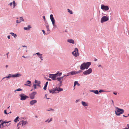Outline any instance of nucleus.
I'll return each instance as SVG.
<instances>
[{"instance_id": "16", "label": "nucleus", "mask_w": 129, "mask_h": 129, "mask_svg": "<svg viewBox=\"0 0 129 129\" xmlns=\"http://www.w3.org/2000/svg\"><path fill=\"white\" fill-rule=\"evenodd\" d=\"M35 83H36L37 86H40L41 82L40 81H38L37 80H35Z\"/></svg>"}, {"instance_id": "15", "label": "nucleus", "mask_w": 129, "mask_h": 129, "mask_svg": "<svg viewBox=\"0 0 129 129\" xmlns=\"http://www.w3.org/2000/svg\"><path fill=\"white\" fill-rule=\"evenodd\" d=\"M37 102V101L36 100H33L30 101V104L31 105H33L35 104Z\"/></svg>"}, {"instance_id": "3", "label": "nucleus", "mask_w": 129, "mask_h": 129, "mask_svg": "<svg viewBox=\"0 0 129 129\" xmlns=\"http://www.w3.org/2000/svg\"><path fill=\"white\" fill-rule=\"evenodd\" d=\"M21 76V75L19 73H17L16 74L12 75L11 74H9L8 76H6V77H4L2 80L6 78H9L11 77H18L19 76Z\"/></svg>"}, {"instance_id": "8", "label": "nucleus", "mask_w": 129, "mask_h": 129, "mask_svg": "<svg viewBox=\"0 0 129 129\" xmlns=\"http://www.w3.org/2000/svg\"><path fill=\"white\" fill-rule=\"evenodd\" d=\"M92 71V69L91 68H90L88 70L84 72L83 73L84 75H87L91 73Z\"/></svg>"}, {"instance_id": "27", "label": "nucleus", "mask_w": 129, "mask_h": 129, "mask_svg": "<svg viewBox=\"0 0 129 129\" xmlns=\"http://www.w3.org/2000/svg\"><path fill=\"white\" fill-rule=\"evenodd\" d=\"M68 11L70 14H72L73 12L71 10H70L69 9H68Z\"/></svg>"}, {"instance_id": "21", "label": "nucleus", "mask_w": 129, "mask_h": 129, "mask_svg": "<svg viewBox=\"0 0 129 129\" xmlns=\"http://www.w3.org/2000/svg\"><path fill=\"white\" fill-rule=\"evenodd\" d=\"M19 118V117L18 116L14 120V121L15 122L18 121H19L18 119Z\"/></svg>"}, {"instance_id": "19", "label": "nucleus", "mask_w": 129, "mask_h": 129, "mask_svg": "<svg viewBox=\"0 0 129 129\" xmlns=\"http://www.w3.org/2000/svg\"><path fill=\"white\" fill-rule=\"evenodd\" d=\"M67 42L69 43L74 44L75 43L74 41L72 39H69L68 40Z\"/></svg>"}, {"instance_id": "46", "label": "nucleus", "mask_w": 129, "mask_h": 129, "mask_svg": "<svg viewBox=\"0 0 129 129\" xmlns=\"http://www.w3.org/2000/svg\"><path fill=\"white\" fill-rule=\"evenodd\" d=\"M64 77H64V76H62V77H60V78H61V79H62V80H63V79H63V78Z\"/></svg>"}, {"instance_id": "38", "label": "nucleus", "mask_w": 129, "mask_h": 129, "mask_svg": "<svg viewBox=\"0 0 129 129\" xmlns=\"http://www.w3.org/2000/svg\"><path fill=\"white\" fill-rule=\"evenodd\" d=\"M6 111H7V110H5L4 111V113L5 114H8V113H7Z\"/></svg>"}, {"instance_id": "53", "label": "nucleus", "mask_w": 129, "mask_h": 129, "mask_svg": "<svg viewBox=\"0 0 129 129\" xmlns=\"http://www.w3.org/2000/svg\"><path fill=\"white\" fill-rule=\"evenodd\" d=\"M7 37L8 39H10V36H8Z\"/></svg>"}, {"instance_id": "22", "label": "nucleus", "mask_w": 129, "mask_h": 129, "mask_svg": "<svg viewBox=\"0 0 129 129\" xmlns=\"http://www.w3.org/2000/svg\"><path fill=\"white\" fill-rule=\"evenodd\" d=\"M48 82H46V84H45V86H44V90H46V87H47V84H48Z\"/></svg>"}, {"instance_id": "5", "label": "nucleus", "mask_w": 129, "mask_h": 129, "mask_svg": "<svg viewBox=\"0 0 129 129\" xmlns=\"http://www.w3.org/2000/svg\"><path fill=\"white\" fill-rule=\"evenodd\" d=\"M72 54L75 57H77L79 55V53H78V50L77 48H75L74 51L72 53Z\"/></svg>"}, {"instance_id": "20", "label": "nucleus", "mask_w": 129, "mask_h": 129, "mask_svg": "<svg viewBox=\"0 0 129 129\" xmlns=\"http://www.w3.org/2000/svg\"><path fill=\"white\" fill-rule=\"evenodd\" d=\"M56 80H57L58 81L60 82V84H61L62 83V81H61L62 79H61V78L60 77L58 78L57 77Z\"/></svg>"}, {"instance_id": "35", "label": "nucleus", "mask_w": 129, "mask_h": 129, "mask_svg": "<svg viewBox=\"0 0 129 129\" xmlns=\"http://www.w3.org/2000/svg\"><path fill=\"white\" fill-rule=\"evenodd\" d=\"M27 82L28 84H31V82L29 80H28L27 81Z\"/></svg>"}, {"instance_id": "23", "label": "nucleus", "mask_w": 129, "mask_h": 129, "mask_svg": "<svg viewBox=\"0 0 129 129\" xmlns=\"http://www.w3.org/2000/svg\"><path fill=\"white\" fill-rule=\"evenodd\" d=\"M31 28V27L29 25L28 27H25L24 28V29L25 30H29Z\"/></svg>"}, {"instance_id": "55", "label": "nucleus", "mask_w": 129, "mask_h": 129, "mask_svg": "<svg viewBox=\"0 0 129 129\" xmlns=\"http://www.w3.org/2000/svg\"><path fill=\"white\" fill-rule=\"evenodd\" d=\"M123 117H127V116H125L124 115H123Z\"/></svg>"}, {"instance_id": "50", "label": "nucleus", "mask_w": 129, "mask_h": 129, "mask_svg": "<svg viewBox=\"0 0 129 129\" xmlns=\"http://www.w3.org/2000/svg\"><path fill=\"white\" fill-rule=\"evenodd\" d=\"M53 110L52 109H51L50 110H47V111H50V110Z\"/></svg>"}, {"instance_id": "14", "label": "nucleus", "mask_w": 129, "mask_h": 129, "mask_svg": "<svg viewBox=\"0 0 129 129\" xmlns=\"http://www.w3.org/2000/svg\"><path fill=\"white\" fill-rule=\"evenodd\" d=\"M81 104L84 106H87L88 105V104L87 103L83 101L81 102Z\"/></svg>"}, {"instance_id": "43", "label": "nucleus", "mask_w": 129, "mask_h": 129, "mask_svg": "<svg viewBox=\"0 0 129 129\" xmlns=\"http://www.w3.org/2000/svg\"><path fill=\"white\" fill-rule=\"evenodd\" d=\"M9 53V52H8L6 54V55H7V58H8V54Z\"/></svg>"}, {"instance_id": "36", "label": "nucleus", "mask_w": 129, "mask_h": 129, "mask_svg": "<svg viewBox=\"0 0 129 129\" xmlns=\"http://www.w3.org/2000/svg\"><path fill=\"white\" fill-rule=\"evenodd\" d=\"M69 73H70L67 74V75H64V76L67 77L68 76H69Z\"/></svg>"}, {"instance_id": "12", "label": "nucleus", "mask_w": 129, "mask_h": 129, "mask_svg": "<svg viewBox=\"0 0 129 129\" xmlns=\"http://www.w3.org/2000/svg\"><path fill=\"white\" fill-rule=\"evenodd\" d=\"M36 93V92H34L31 93L29 95L30 98L32 99H34L35 98V95Z\"/></svg>"}, {"instance_id": "56", "label": "nucleus", "mask_w": 129, "mask_h": 129, "mask_svg": "<svg viewBox=\"0 0 129 129\" xmlns=\"http://www.w3.org/2000/svg\"><path fill=\"white\" fill-rule=\"evenodd\" d=\"M97 60V59H94L95 61H96Z\"/></svg>"}, {"instance_id": "34", "label": "nucleus", "mask_w": 129, "mask_h": 129, "mask_svg": "<svg viewBox=\"0 0 129 129\" xmlns=\"http://www.w3.org/2000/svg\"><path fill=\"white\" fill-rule=\"evenodd\" d=\"M22 90L20 88H19L15 90V91H22Z\"/></svg>"}, {"instance_id": "62", "label": "nucleus", "mask_w": 129, "mask_h": 129, "mask_svg": "<svg viewBox=\"0 0 129 129\" xmlns=\"http://www.w3.org/2000/svg\"><path fill=\"white\" fill-rule=\"evenodd\" d=\"M48 27H49V26L48 25V26H47V28H49Z\"/></svg>"}, {"instance_id": "41", "label": "nucleus", "mask_w": 129, "mask_h": 129, "mask_svg": "<svg viewBox=\"0 0 129 129\" xmlns=\"http://www.w3.org/2000/svg\"><path fill=\"white\" fill-rule=\"evenodd\" d=\"M104 91L102 90H100L99 91V92H104Z\"/></svg>"}, {"instance_id": "13", "label": "nucleus", "mask_w": 129, "mask_h": 129, "mask_svg": "<svg viewBox=\"0 0 129 129\" xmlns=\"http://www.w3.org/2000/svg\"><path fill=\"white\" fill-rule=\"evenodd\" d=\"M2 121V120H0V128L2 126V127H3V125L4 123H8L9 122H6V121H2Z\"/></svg>"}, {"instance_id": "7", "label": "nucleus", "mask_w": 129, "mask_h": 129, "mask_svg": "<svg viewBox=\"0 0 129 129\" xmlns=\"http://www.w3.org/2000/svg\"><path fill=\"white\" fill-rule=\"evenodd\" d=\"M19 96L20 97V100L22 101L28 98L29 97L27 96L24 95L23 94H21L19 95Z\"/></svg>"}, {"instance_id": "52", "label": "nucleus", "mask_w": 129, "mask_h": 129, "mask_svg": "<svg viewBox=\"0 0 129 129\" xmlns=\"http://www.w3.org/2000/svg\"><path fill=\"white\" fill-rule=\"evenodd\" d=\"M22 46L24 47H25L26 48H27V47L26 46L24 45V46Z\"/></svg>"}, {"instance_id": "49", "label": "nucleus", "mask_w": 129, "mask_h": 129, "mask_svg": "<svg viewBox=\"0 0 129 129\" xmlns=\"http://www.w3.org/2000/svg\"><path fill=\"white\" fill-rule=\"evenodd\" d=\"M79 100H76V103H77L78 102H79Z\"/></svg>"}, {"instance_id": "33", "label": "nucleus", "mask_w": 129, "mask_h": 129, "mask_svg": "<svg viewBox=\"0 0 129 129\" xmlns=\"http://www.w3.org/2000/svg\"><path fill=\"white\" fill-rule=\"evenodd\" d=\"M81 72V71L79 70L78 71H76V74H78V73H80Z\"/></svg>"}, {"instance_id": "61", "label": "nucleus", "mask_w": 129, "mask_h": 129, "mask_svg": "<svg viewBox=\"0 0 129 129\" xmlns=\"http://www.w3.org/2000/svg\"><path fill=\"white\" fill-rule=\"evenodd\" d=\"M101 65H99L98 66V67H101Z\"/></svg>"}, {"instance_id": "6", "label": "nucleus", "mask_w": 129, "mask_h": 129, "mask_svg": "<svg viewBox=\"0 0 129 129\" xmlns=\"http://www.w3.org/2000/svg\"><path fill=\"white\" fill-rule=\"evenodd\" d=\"M50 18L52 21L53 26L55 27H56V25L55 24V20L53 17L52 14L50 15Z\"/></svg>"}, {"instance_id": "63", "label": "nucleus", "mask_w": 129, "mask_h": 129, "mask_svg": "<svg viewBox=\"0 0 129 129\" xmlns=\"http://www.w3.org/2000/svg\"><path fill=\"white\" fill-rule=\"evenodd\" d=\"M77 84L78 85V86H79L80 85L78 83H77Z\"/></svg>"}, {"instance_id": "30", "label": "nucleus", "mask_w": 129, "mask_h": 129, "mask_svg": "<svg viewBox=\"0 0 129 129\" xmlns=\"http://www.w3.org/2000/svg\"><path fill=\"white\" fill-rule=\"evenodd\" d=\"M39 58L41 59V60H43V58H42V54H41V55H40V56H39Z\"/></svg>"}, {"instance_id": "44", "label": "nucleus", "mask_w": 129, "mask_h": 129, "mask_svg": "<svg viewBox=\"0 0 129 129\" xmlns=\"http://www.w3.org/2000/svg\"><path fill=\"white\" fill-rule=\"evenodd\" d=\"M13 4L12 2H11L9 4V5L10 6H11Z\"/></svg>"}, {"instance_id": "4", "label": "nucleus", "mask_w": 129, "mask_h": 129, "mask_svg": "<svg viewBox=\"0 0 129 129\" xmlns=\"http://www.w3.org/2000/svg\"><path fill=\"white\" fill-rule=\"evenodd\" d=\"M59 72H57V73L54 74H49V77L51 78L52 80H56V78L57 75L58 74Z\"/></svg>"}, {"instance_id": "48", "label": "nucleus", "mask_w": 129, "mask_h": 129, "mask_svg": "<svg viewBox=\"0 0 129 129\" xmlns=\"http://www.w3.org/2000/svg\"><path fill=\"white\" fill-rule=\"evenodd\" d=\"M43 18L45 21L46 20L45 18V16H43Z\"/></svg>"}, {"instance_id": "18", "label": "nucleus", "mask_w": 129, "mask_h": 129, "mask_svg": "<svg viewBox=\"0 0 129 129\" xmlns=\"http://www.w3.org/2000/svg\"><path fill=\"white\" fill-rule=\"evenodd\" d=\"M49 91L50 93H56L57 92H56V89L53 88L51 90H50Z\"/></svg>"}, {"instance_id": "64", "label": "nucleus", "mask_w": 129, "mask_h": 129, "mask_svg": "<svg viewBox=\"0 0 129 129\" xmlns=\"http://www.w3.org/2000/svg\"><path fill=\"white\" fill-rule=\"evenodd\" d=\"M47 121H48V120H47L45 121V122H47Z\"/></svg>"}, {"instance_id": "28", "label": "nucleus", "mask_w": 129, "mask_h": 129, "mask_svg": "<svg viewBox=\"0 0 129 129\" xmlns=\"http://www.w3.org/2000/svg\"><path fill=\"white\" fill-rule=\"evenodd\" d=\"M78 83V81H75L74 83V87Z\"/></svg>"}, {"instance_id": "37", "label": "nucleus", "mask_w": 129, "mask_h": 129, "mask_svg": "<svg viewBox=\"0 0 129 129\" xmlns=\"http://www.w3.org/2000/svg\"><path fill=\"white\" fill-rule=\"evenodd\" d=\"M36 54H37L39 56L41 54H40L39 52L37 53H36Z\"/></svg>"}, {"instance_id": "39", "label": "nucleus", "mask_w": 129, "mask_h": 129, "mask_svg": "<svg viewBox=\"0 0 129 129\" xmlns=\"http://www.w3.org/2000/svg\"><path fill=\"white\" fill-rule=\"evenodd\" d=\"M36 86L37 85H36V84H34L33 85V86L34 87V88L35 89H36Z\"/></svg>"}, {"instance_id": "9", "label": "nucleus", "mask_w": 129, "mask_h": 129, "mask_svg": "<svg viewBox=\"0 0 129 129\" xmlns=\"http://www.w3.org/2000/svg\"><path fill=\"white\" fill-rule=\"evenodd\" d=\"M109 20L108 17L106 16H103L101 19V22L102 23H103L104 22L106 21Z\"/></svg>"}, {"instance_id": "1", "label": "nucleus", "mask_w": 129, "mask_h": 129, "mask_svg": "<svg viewBox=\"0 0 129 129\" xmlns=\"http://www.w3.org/2000/svg\"><path fill=\"white\" fill-rule=\"evenodd\" d=\"M91 64V63L90 62H84L81 65L80 69L82 70H84L85 69H87Z\"/></svg>"}, {"instance_id": "25", "label": "nucleus", "mask_w": 129, "mask_h": 129, "mask_svg": "<svg viewBox=\"0 0 129 129\" xmlns=\"http://www.w3.org/2000/svg\"><path fill=\"white\" fill-rule=\"evenodd\" d=\"M56 90V91H58L59 92V91H62L63 90V89L62 88H57V89Z\"/></svg>"}, {"instance_id": "47", "label": "nucleus", "mask_w": 129, "mask_h": 129, "mask_svg": "<svg viewBox=\"0 0 129 129\" xmlns=\"http://www.w3.org/2000/svg\"><path fill=\"white\" fill-rule=\"evenodd\" d=\"M62 74V73H60L59 74H58V75L59 76H60Z\"/></svg>"}, {"instance_id": "11", "label": "nucleus", "mask_w": 129, "mask_h": 129, "mask_svg": "<svg viewBox=\"0 0 129 129\" xmlns=\"http://www.w3.org/2000/svg\"><path fill=\"white\" fill-rule=\"evenodd\" d=\"M27 123V122L26 121L22 120V121L20 122L18 124V126L20 125H22L21 126H23L24 125H25Z\"/></svg>"}, {"instance_id": "10", "label": "nucleus", "mask_w": 129, "mask_h": 129, "mask_svg": "<svg viewBox=\"0 0 129 129\" xmlns=\"http://www.w3.org/2000/svg\"><path fill=\"white\" fill-rule=\"evenodd\" d=\"M101 9L105 11H108L109 9L108 6H105L102 5H101Z\"/></svg>"}, {"instance_id": "51", "label": "nucleus", "mask_w": 129, "mask_h": 129, "mask_svg": "<svg viewBox=\"0 0 129 129\" xmlns=\"http://www.w3.org/2000/svg\"><path fill=\"white\" fill-rule=\"evenodd\" d=\"M111 101L112 102V104L114 105V102H113V101L112 100H111Z\"/></svg>"}, {"instance_id": "60", "label": "nucleus", "mask_w": 129, "mask_h": 129, "mask_svg": "<svg viewBox=\"0 0 129 129\" xmlns=\"http://www.w3.org/2000/svg\"><path fill=\"white\" fill-rule=\"evenodd\" d=\"M25 85H27V86H29V85H28V84H25Z\"/></svg>"}, {"instance_id": "29", "label": "nucleus", "mask_w": 129, "mask_h": 129, "mask_svg": "<svg viewBox=\"0 0 129 129\" xmlns=\"http://www.w3.org/2000/svg\"><path fill=\"white\" fill-rule=\"evenodd\" d=\"M20 20V21H24V19H23L22 17H20L19 18Z\"/></svg>"}, {"instance_id": "45", "label": "nucleus", "mask_w": 129, "mask_h": 129, "mask_svg": "<svg viewBox=\"0 0 129 129\" xmlns=\"http://www.w3.org/2000/svg\"><path fill=\"white\" fill-rule=\"evenodd\" d=\"M42 31L43 32V34H45V31L44 30H42Z\"/></svg>"}, {"instance_id": "54", "label": "nucleus", "mask_w": 129, "mask_h": 129, "mask_svg": "<svg viewBox=\"0 0 129 129\" xmlns=\"http://www.w3.org/2000/svg\"><path fill=\"white\" fill-rule=\"evenodd\" d=\"M47 80L48 81H50L51 80V79H47Z\"/></svg>"}, {"instance_id": "26", "label": "nucleus", "mask_w": 129, "mask_h": 129, "mask_svg": "<svg viewBox=\"0 0 129 129\" xmlns=\"http://www.w3.org/2000/svg\"><path fill=\"white\" fill-rule=\"evenodd\" d=\"M10 34H11L12 35V36H13L14 38H15L16 37L17 35L16 34H14V33H11Z\"/></svg>"}, {"instance_id": "57", "label": "nucleus", "mask_w": 129, "mask_h": 129, "mask_svg": "<svg viewBox=\"0 0 129 129\" xmlns=\"http://www.w3.org/2000/svg\"><path fill=\"white\" fill-rule=\"evenodd\" d=\"M8 67V65H6V68H7Z\"/></svg>"}, {"instance_id": "24", "label": "nucleus", "mask_w": 129, "mask_h": 129, "mask_svg": "<svg viewBox=\"0 0 129 129\" xmlns=\"http://www.w3.org/2000/svg\"><path fill=\"white\" fill-rule=\"evenodd\" d=\"M70 73L72 75H74L76 74V71H72L70 72Z\"/></svg>"}, {"instance_id": "40", "label": "nucleus", "mask_w": 129, "mask_h": 129, "mask_svg": "<svg viewBox=\"0 0 129 129\" xmlns=\"http://www.w3.org/2000/svg\"><path fill=\"white\" fill-rule=\"evenodd\" d=\"M21 22V21H19L18 20H16V22L17 23H19Z\"/></svg>"}, {"instance_id": "59", "label": "nucleus", "mask_w": 129, "mask_h": 129, "mask_svg": "<svg viewBox=\"0 0 129 129\" xmlns=\"http://www.w3.org/2000/svg\"><path fill=\"white\" fill-rule=\"evenodd\" d=\"M22 57H24V58H26V57H25V56H24V55L23 56H22Z\"/></svg>"}, {"instance_id": "2", "label": "nucleus", "mask_w": 129, "mask_h": 129, "mask_svg": "<svg viewBox=\"0 0 129 129\" xmlns=\"http://www.w3.org/2000/svg\"><path fill=\"white\" fill-rule=\"evenodd\" d=\"M116 115L119 116L124 112V110L122 109H120L118 107L116 108V110L115 111Z\"/></svg>"}, {"instance_id": "31", "label": "nucleus", "mask_w": 129, "mask_h": 129, "mask_svg": "<svg viewBox=\"0 0 129 129\" xmlns=\"http://www.w3.org/2000/svg\"><path fill=\"white\" fill-rule=\"evenodd\" d=\"M13 4L14 6V8L15 7L16 5V3H15V1H13Z\"/></svg>"}, {"instance_id": "58", "label": "nucleus", "mask_w": 129, "mask_h": 129, "mask_svg": "<svg viewBox=\"0 0 129 129\" xmlns=\"http://www.w3.org/2000/svg\"><path fill=\"white\" fill-rule=\"evenodd\" d=\"M113 93H114V94H115V95H116V94H117V93H115L114 92Z\"/></svg>"}, {"instance_id": "32", "label": "nucleus", "mask_w": 129, "mask_h": 129, "mask_svg": "<svg viewBox=\"0 0 129 129\" xmlns=\"http://www.w3.org/2000/svg\"><path fill=\"white\" fill-rule=\"evenodd\" d=\"M127 126L128 127H125L123 129H129V124H127Z\"/></svg>"}, {"instance_id": "42", "label": "nucleus", "mask_w": 129, "mask_h": 129, "mask_svg": "<svg viewBox=\"0 0 129 129\" xmlns=\"http://www.w3.org/2000/svg\"><path fill=\"white\" fill-rule=\"evenodd\" d=\"M52 120V118H51L50 119V120L48 121V123H49Z\"/></svg>"}, {"instance_id": "17", "label": "nucleus", "mask_w": 129, "mask_h": 129, "mask_svg": "<svg viewBox=\"0 0 129 129\" xmlns=\"http://www.w3.org/2000/svg\"><path fill=\"white\" fill-rule=\"evenodd\" d=\"M89 91L90 92H92L96 94H98L99 93V91L98 90H90Z\"/></svg>"}]
</instances>
